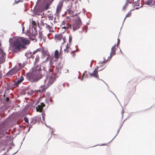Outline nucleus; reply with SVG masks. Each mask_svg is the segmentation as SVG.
Listing matches in <instances>:
<instances>
[{"label": "nucleus", "mask_w": 155, "mask_h": 155, "mask_svg": "<svg viewBox=\"0 0 155 155\" xmlns=\"http://www.w3.org/2000/svg\"><path fill=\"white\" fill-rule=\"evenodd\" d=\"M83 11H84V12H84V13H85V9H83Z\"/></svg>", "instance_id": "43"}, {"label": "nucleus", "mask_w": 155, "mask_h": 155, "mask_svg": "<svg viewBox=\"0 0 155 155\" xmlns=\"http://www.w3.org/2000/svg\"><path fill=\"white\" fill-rule=\"evenodd\" d=\"M42 118H43V120H44L45 117V114L42 113Z\"/></svg>", "instance_id": "30"}, {"label": "nucleus", "mask_w": 155, "mask_h": 155, "mask_svg": "<svg viewBox=\"0 0 155 155\" xmlns=\"http://www.w3.org/2000/svg\"><path fill=\"white\" fill-rule=\"evenodd\" d=\"M43 1L44 2L47 1L46 4L44 6L45 9L46 10H47L49 6L50 5L54 0H38L37 4L39 3L40 2Z\"/></svg>", "instance_id": "7"}, {"label": "nucleus", "mask_w": 155, "mask_h": 155, "mask_svg": "<svg viewBox=\"0 0 155 155\" xmlns=\"http://www.w3.org/2000/svg\"><path fill=\"white\" fill-rule=\"evenodd\" d=\"M55 79V76L54 74L47 76L44 81L45 85L46 88H48L52 84Z\"/></svg>", "instance_id": "3"}, {"label": "nucleus", "mask_w": 155, "mask_h": 155, "mask_svg": "<svg viewBox=\"0 0 155 155\" xmlns=\"http://www.w3.org/2000/svg\"><path fill=\"white\" fill-rule=\"evenodd\" d=\"M30 127H29V128L28 129V131H29V130H30Z\"/></svg>", "instance_id": "46"}, {"label": "nucleus", "mask_w": 155, "mask_h": 155, "mask_svg": "<svg viewBox=\"0 0 155 155\" xmlns=\"http://www.w3.org/2000/svg\"><path fill=\"white\" fill-rule=\"evenodd\" d=\"M24 29H25L24 27V26H23L22 28V30L23 31H24Z\"/></svg>", "instance_id": "39"}, {"label": "nucleus", "mask_w": 155, "mask_h": 155, "mask_svg": "<svg viewBox=\"0 0 155 155\" xmlns=\"http://www.w3.org/2000/svg\"><path fill=\"white\" fill-rule=\"evenodd\" d=\"M40 50L39 49H37L36 51H34V53H36V52L38 51H39Z\"/></svg>", "instance_id": "37"}, {"label": "nucleus", "mask_w": 155, "mask_h": 155, "mask_svg": "<svg viewBox=\"0 0 155 155\" xmlns=\"http://www.w3.org/2000/svg\"><path fill=\"white\" fill-rule=\"evenodd\" d=\"M116 45H114L111 48V51L110 53V58H109L110 60L111 59V58L116 54L115 52L116 50Z\"/></svg>", "instance_id": "9"}, {"label": "nucleus", "mask_w": 155, "mask_h": 155, "mask_svg": "<svg viewBox=\"0 0 155 155\" xmlns=\"http://www.w3.org/2000/svg\"><path fill=\"white\" fill-rule=\"evenodd\" d=\"M32 23H35V22L34 21H33Z\"/></svg>", "instance_id": "48"}, {"label": "nucleus", "mask_w": 155, "mask_h": 155, "mask_svg": "<svg viewBox=\"0 0 155 155\" xmlns=\"http://www.w3.org/2000/svg\"><path fill=\"white\" fill-rule=\"evenodd\" d=\"M54 64L56 66V69H61L62 67V65L60 63V61H59L58 60L57 62H54V60L53 61V62L51 63V64H50L51 65H52Z\"/></svg>", "instance_id": "8"}, {"label": "nucleus", "mask_w": 155, "mask_h": 155, "mask_svg": "<svg viewBox=\"0 0 155 155\" xmlns=\"http://www.w3.org/2000/svg\"><path fill=\"white\" fill-rule=\"evenodd\" d=\"M78 51V50H76L74 51L71 52V54H73V53H74V52H76V51Z\"/></svg>", "instance_id": "35"}, {"label": "nucleus", "mask_w": 155, "mask_h": 155, "mask_svg": "<svg viewBox=\"0 0 155 155\" xmlns=\"http://www.w3.org/2000/svg\"><path fill=\"white\" fill-rule=\"evenodd\" d=\"M62 6V3H59L57 7L56 12H59L61 11Z\"/></svg>", "instance_id": "14"}, {"label": "nucleus", "mask_w": 155, "mask_h": 155, "mask_svg": "<svg viewBox=\"0 0 155 155\" xmlns=\"http://www.w3.org/2000/svg\"><path fill=\"white\" fill-rule=\"evenodd\" d=\"M47 88H46V87L45 86L42 85L40 86L39 88V91L40 92H43L45 91V89H47Z\"/></svg>", "instance_id": "17"}, {"label": "nucleus", "mask_w": 155, "mask_h": 155, "mask_svg": "<svg viewBox=\"0 0 155 155\" xmlns=\"http://www.w3.org/2000/svg\"><path fill=\"white\" fill-rule=\"evenodd\" d=\"M131 12H129L126 15V16L125 17L124 20L126 18L130 17L131 16Z\"/></svg>", "instance_id": "22"}, {"label": "nucleus", "mask_w": 155, "mask_h": 155, "mask_svg": "<svg viewBox=\"0 0 155 155\" xmlns=\"http://www.w3.org/2000/svg\"><path fill=\"white\" fill-rule=\"evenodd\" d=\"M20 38L21 39V43L22 44V45L24 46L25 45H28L29 44V41L25 38L22 37H20Z\"/></svg>", "instance_id": "12"}, {"label": "nucleus", "mask_w": 155, "mask_h": 155, "mask_svg": "<svg viewBox=\"0 0 155 155\" xmlns=\"http://www.w3.org/2000/svg\"><path fill=\"white\" fill-rule=\"evenodd\" d=\"M24 80V78L23 77L21 76L20 78L18 79L15 83L16 85H18L20 84Z\"/></svg>", "instance_id": "15"}, {"label": "nucleus", "mask_w": 155, "mask_h": 155, "mask_svg": "<svg viewBox=\"0 0 155 155\" xmlns=\"http://www.w3.org/2000/svg\"><path fill=\"white\" fill-rule=\"evenodd\" d=\"M102 69H101V70H102ZM101 69H100V70H99V71H101Z\"/></svg>", "instance_id": "53"}, {"label": "nucleus", "mask_w": 155, "mask_h": 155, "mask_svg": "<svg viewBox=\"0 0 155 155\" xmlns=\"http://www.w3.org/2000/svg\"><path fill=\"white\" fill-rule=\"evenodd\" d=\"M72 40V37L71 36H69V41L70 43L71 42V41Z\"/></svg>", "instance_id": "31"}, {"label": "nucleus", "mask_w": 155, "mask_h": 155, "mask_svg": "<svg viewBox=\"0 0 155 155\" xmlns=\"http://www.w3.org/2000/svg\"><path fill=\"white\" fill-rule=\"evenodd\" d=\"M134 83V82H133L132 81H130L128 82V85H130V84H133Z\"/></svg>", "instance_id": "33"}, {"label": "nucleus", "mask_w": 155, "mask_h": 155, "mask_svg": "<svg viewBox=\"0 0 155 155\" xmlns=\"http://www.w3.org/2000/svg\"><path fill=\"white\" fill-rule=\"evenodd\" d=\"M39 60V58L38 56H37L36 57V58H35V63L38 62Z\"/></svg>", "instance_id": "21"}, {"label": "nucleus", "mask_w": 155, "mask_h": 155, "mask_svg": "<svg viewBox=\"0 0 155 155\" xmlns=\"http://www.w3.org/2000/svg\"><path fill=\"white\" fill-rule=\"evenodd\" d=\"M120 42V40L119 39V38H118L117 39V48H118V45H119Z\"/></svg>", "instance_id": "28"}, {"label": "nucleus", "mask_w": 155, "mask_h": 155, "mask_svg": "<svg viewBox=\"0 0 155 155\" xmlns=\"http://www.w3.org/2000/svg\"><path fill=\"white\" fill-rule=\"evenodd\" d=\"M56 38L59 40H61L62 38V36L61 35H57L56 36Z\"/></svg>", "instance_id": "24"}, {"label": "nucleus", "mask_w": 155, "mask_h": 155, "mask_svg": "<svg viewBox=\"0 0 155 155\" xmlns=\"http://www.w3.org/2000/svg\"><path fill=\"white\" fill-rule=\"evenodd\" d=\"M42 36V34L41 33H39L38 35V37L40 38V39H41Z\"/></svg>", "instance_id": "29"}, {"label": "nucleus", "mask_w": 155, "mask_h": 155, "mask_svg": "<svg viewBox=\"0 0 155 155\" xmlns=\"http://www.w3.org/2000/svg\"><path fill=\"white\" fill-rule=\"evenodd\" d=\"M7 101H8V98H7Z\"/></svg>", "instance_id": "51"}, {"label": "nucleus", "mask_w": 155, "mask_h": 155, "mask_svg": "<svg viewBox=\"0 0 155 155\" xmlns=\"http://www.w3.org/2000/svg\"><path fill=\"white\" fill-rule=\"evenodd\" d=\"M41 69L40 65L35 66L31 70V72L27 74V78L31 82L37 81L43 76L41 74Z\"/></svg>", "instance_id": "1"}, {"label": "nucleus", "mask_w": 155, "mask_h": 155, "mask_svg": "<svg viewBox=\"0 0 155 155\" xmlns=\"http://www.w3.org/2000/svg\"><path fill=\"white\" fill-rule=\"evenodd\" d=\"M42 53L43 55L44 56H45L47 55L48 56V57L46 59V61H47L50 58V55L49 54V52H48V50L43 49L42 51Z\"/></svg>", "instance_id": "11"}, {"label": "nucleus", "mask_w": 155, "mask_h": 155, "mask_svg": "<svg viewBox=\"0 0 155 155\" xmlns=\"http://www.w3.org/2000/svg\"><path fill=\"white\" fill-rule=\"evenodd\" d=\"M46 20H43L41 21V25L45 28L46 29H48L50 32H53L54 31L52 28V26L48 25L47 23Z\"/></svg>", "instance_id": "5"}, {"label": "nucleus", "mask_w": 155, "mask_h": 155, "mask_svg": "<svg viewBox=\"0 0 155 155\" xmlns=\"http://www.w3.org/2000/svg\"><path fill=\"white\" fill-rule=\"evenodd\" d=\"M69 47L68 46V45L67 44V46H66V48L64 49V51L65 53H67L69 51Z\"/></svg>", "instance_id": "19"}, {"label": "nucleus", "mask_w": 155, "mask_h": 155, "mask_svg": "<svg viewBox=\"0 0 155 155\" xmlns=\"http://www.w3.org/2000/svg\"><path fill=\"white\" fill-rule=\"evenodd\" d=\"M122 114H123L124 113V110H122Z\"/></svg>", "instance_id": "44"}, {"label": "nucleus", "mask_w": 155, "mask_h": 155, "mask_svg": "<svg viewBox=\"0 0 155 155\" xmlns=\"http://www.w3.org/2000/svg\"><path fill=\"white\" fill-rule=\"evenodd\" d=\"M59 58V52L58 50H56L54 52V57H52L50 59V64H51V63L53 62L54 60V62H57L58 59Z\"/></svg>", "instance_id": "6"}, {"label": "nucleus", "mask_w": 155, "mask_h": 155, "mask_svg": "<svg viewBox=\"0 0 155 155\" xmlns=\"http://www.w3.org/2000/svg\"><path fill=\"white\" fill-rule=\"evenodd\" d=\"M20 37H15L9 39V42L13 51L17 52L22 49L25 48V46L22 45Z\"/></svg>", "instance_id": "2"}, {"label": "nucleus", "mask_w": 155, "mask_h": 155, "mask_svg": "<svg viewBox=\"0 0 155 155\" xmlns=\"http://www.w3.org/2000/svg\"><path fill=\"white\" fill-rule=\"evenodd\" d=\"M79 79H80V77H78Z\"/></svg>", "instance_id": "50"}, {"label": "nucleus", "mask_w": 155, "mask_h": 155, "mask_svg": "<svg viewBox=\"0 0 155 155\" xmlns=\"http://www.w3.org/2000/svg\"><path fill=\"white\" fill-rule=\"evenodd\" d=\"M25 121L28 124V119L27 117H25L24 118Z\"/></svg>", "instance_id": "27"}, {"label": "nucleus", "mask_w": 155, "mask_h": 155, "mask_svg": "<svg viewBox=\"0 0 155 155\" xmlns=\"http://www.w3.org/2000/svg\"><path fill=\"white\" fill-rule=\"evenodd\" d=\"M17 71L15 70V68H13L10 70L9 71V73L12 75L15 74L17 72Z\"/></svg>", "instance_id": "18"}, {"label": "nucleus", "mask_w": 155, "mask_h": 155, "mask_svg": "<svg viewBox=\"0 0 155 155\" xmlns=\"http://www.w3.org/2000/svg\"><path fill=\"white\" fill-rule=\"evenodd\" d=\"M128 3H130V0H126V2Z\"/></svg>", "instance_id": "34"}, {"label": "nucleus", "mask_w": 155, "mask_h": 155, "mask_svg": "<svg viewBox=\"0 0 155 155\" xmlns=\"http://www.w3.org/2000/svg\"><path fill=\"white\" fill-rule=\"evenodd\" d=\"M76 15V14H75V15L74 14H73L72 16H74V15Z\"/></svg>", "instance_id": "47"}, {"label": "nucleus", "mask_w": 155, "mask_h": 155, "mask_svg": "<svg viewBox=\"0 0 155 155\" xmlns=\"http://www.w3.org/2000/svg\"><path fill=\"white\" fill-rule=\"evenodd\" d=\"M45 106V104L43 103H41L40 105H38L36 107V109L37 111L42 112L43 110V107Z\"/></svg>", "instance_id": "10"}, {"label": "nucleus", "mask_w": 155, "mask_h": 155, "mask_svg": "<svg viewBox=\"0 0 155 155\" xmlns=\"http://www.w3.org/2000/svg\"><path fill=\"white\" fill-rule=\"evenodd\" d=\"M152 2V0H146V4L147 5H150Z\"/></svg>", "instance_id": "20"}, {"label": "nucleus", "mask_w": 155, "mask_h": 155, "mask_svg": "<svg viewBox=\"0 0 155 155\" xmlns=\"http://www.w3.org/2000/svg\"><path fill=\"white\" fill-rule=\"evenodd\" d=\"M37 118V117H35L31 119V125H33L36 123Z\"/></svg>", "instance_id": "16"}, {"label": "nucleus", "mask_w": 155, "mask_h": 155, "mask_svg": "<svg viewBox=\"0 0 155 155\" xmlns=\"http://www.w3.org/2000/svg\"><path fill=\"white\" fill-rule=\"evenodd\" d=\"M28 54V53H25V55H26V56L28 57V56L27 55V54Z\"/></svg>", "instance_id": "41"}, {"label": "nucleus", "mask_w": 155, "mask_h": 155, "mask_svg": "<svg viewBox=\"0 0 155 155\" xmlns=\"http://www.w3.org/2000/svg\"><path fill=\"white\" fill-rule=\"evenodd\" d=\"M89 74H90V75L91 76H93L94 77L97 78H99V76L98 74V71L96 69H95L94 70V72L93 73H89Z\"/></svg>", "instance_id": "13"}, {"label": "nucleus", "mask_w": 155, "mask_h": 155, "mask_svg": "<svg viewBox=\"0 0 155 155\" xmlns=\"http://www.w3.org/2000/svg\"><path fill=\"white\" fill-rule=\"evenodd\" d=\"M7 101H8V98H7Z\"/></svg>", "instance_id": "52"}, {"label": "nucleus", "mask_w": 155, "mask_h": 155, "mask_svg": "<svg viewBox=\"0 0 155 155\" xmlns=\"http://www.w3.org/2000/svg\"><path fill=\"white\" fill-rule=\"evenodd\" d=\"M134 2V0H130V3H132Z\"/></svg>", "instance_id": "38"}, {"label": "nucleus", "mask_w": 155, "mask_h": 155, "mask_svg": "<svg viewBox=\"0 0 155 155\" xmlns=\"http://www.w3.org/2000/svg\"><path fill=\"white\" fill-rule=\"evenodd\" d=\"M84 74H85L84 73V74H83V76H84ZM83 78H84V77H83H83H82V78H81V80H83Z\"/></svg>", "instance_id": "42"}, {"label": "nucleus", "mask_w": 155, "mask_h": 155, "mask_svg": "<svg viewBox=\"0 0 155 155\" xmlns=\"http://www.w3.org/2000/svg\"><path fill=\"white\" fill-rule=\"evenodd\" d=\"M72 28V25H68V27H66V26H64L62 28L63 29L64 28L65 29H68V28Z\"/></svg>", "instance_id": "23"}, {"label": "nucleus", "mask_w": 155, "mask_h": 155, "mask_svg": "<svg viewBox=\"0 0 155 155\" xmlns=\"http://www.w3.org/2000/svg\"><path fill=\"white\" fill-rule=\"evenodd\" d=\"M105 67H106L105 66H104V67L103 68V69L105 68Z\"/></svg>", "instance_id": "45"}, {"label": "nucleus", "mask_w": 155, "mask_h": 155, "mask_svg": "<svg viewBox=\"0 0 155 155\" xmlns=\"http://www.w3.org/2000/svg\"><path fill=\"white\" fill-rule=\"evenodd\" d=\"M51 24L52 25V26L53 25L51 23Z\"/></svg>", "instance_id": "49"}, {"label": "nucleus", "mask_w": 155, "mask_h": 155, "mask_svg": "<svg viewBox=\"0 0 155 155\" xmlns=\"http://www.w3.org/2000/svg\"><path fill=\"white\" fill-rule=\"evenodd\" d=\"M128 4H129V3H128L126 2L125 5H124V7H123V9L124 10L126 9L127 7L128 6Z\"/></svg>", "instance_id": "25"}, {"label": "nucleus", "mask_w": 155, "mask_h": 155, "mask_svg": "<svg viewBox=\"0 0 155 155\" xmlns=\"http://www.w3.org/2000/svg\"><path fill=\"white\" fill-rule=\"evenodd\" d=\"M49 18L51 19V20H52L53 19V17L52 16H50L48 17Z\"/></svg>", "instance_id": "36"}, {"label": "nucleus", "mask_w": 155, "mask_h": 155, "mask_svg": "<svg viewBox=\"0 0 155 155\" xmlns=\"http://www.w3.org/2000/svg\"><path fill=\"white\" fill-rule=\"evenodd\" d=\"M35 91L33 90H31L30 91L28 92V94L29 95H32L34 93Z\"/></svg>", "instance_id": "26"}, {"label": "nucleus", "mask_w": 155, "mask_h": 155, "mask_svg": "<svg viewBox=\"0 0 155 155\" xmlns=\"http://www.w3.org/2000/svg\"><path fill=\"white\" fill-rule=\"evenodd\" d=\"M18 65L20 66V67L19 68V69H20L22 68V66L21 65V64H18Z\"/></svg>", "instance_id": "32"}, {"label": "nucleus", "mask_w": 155, "mask_h": 155, "mask_svg": "<svg viewBox=\"0 0 155 155\" xmlns=\"http://www.w3.org/2000/svg\"><path fill=\"white\" fill-rule=\"evenodd\" d=\"M81 25L82 24L80 18L79 17L75 19V21L72 25L73 30L75 31L81 27Z\"/></svg>", "instance_id": "4"}, {"label": "nucleus", "mask_w": 155, "mask_h": 155, "mask_svg": "<svg viewBox=\"0 0 155 155\" xmlns=\"http://www.w3.org/2000/svg\"><path fill=\"white\" fill-rule=\"evenodd\" d=\"M20 2V1L19 0V1H18L16 2H15V3H16V4L17 3H18Z\"/></svg>", "instance_id": "40"}]
</instances>
